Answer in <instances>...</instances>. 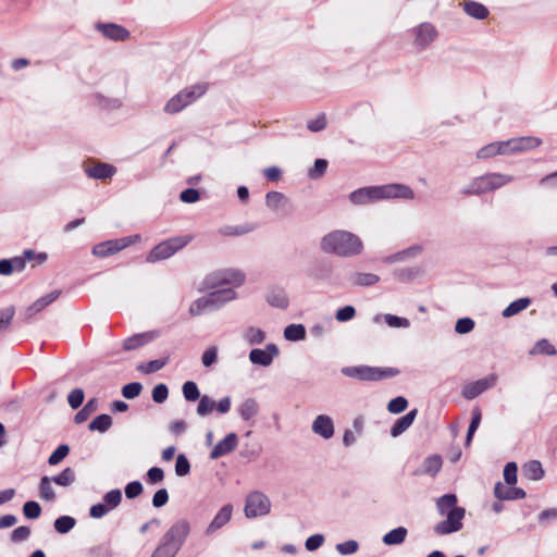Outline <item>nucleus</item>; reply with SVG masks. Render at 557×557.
<instances>
[{"label": "nucleus", "instance_id": "nucleus-60", "mask_svg": "<svg viewBox=\"0 0 557 557\" xmlns=\"http://www.w3.org/2000/svg\"><path fill=\"white\" fill-rule=\"evenodd\" d=\"M168 499V492L165 490H159L153 495L152 504L154 507H161L166 504Z\"/></svg>", "mask_w": 557, "mask_h": 557}, {"label": "nucleus", "instance_id": "nucleus-42", "mask_svg": "<svg viewBox=\"0 0 557 557\" xmlns=\"http://www.w3.org/2000/svg\"><path fill=\"white\" fill-rule=\"evenodd\" d=\"M407 405H408V403H407L406 398L399 396V397L392 399L388 403L387 409L392 413H400L407 408Z\"/></svg>", "mask_w": 557, "mask_h": 557}, {"label": "nucleus", "instance_id": "nucleus-14", "mask_svg": "<svg viewBox=\"0 0 557 557\" xmlns=\"http://www.w3.org/2000/svg\"><path fill=\"white\" fill-rule=\"evenodd\" d=\"M494 381H495V379L492 377V379H485V380L476 381L474 383H471V384L467 385L463 388L465 397L473 398V397L478 396L479 394L484 392L491 384H493Z\"/></svg>", "mask_w": 557, "mask_h": 557}, {"label": "nucleus", "instance_id": "nucleus-59", "mask_svg": "<svg viewBox=\"0 0 557 557\" xmlns=\"http://www.w3.org/2000/svg\"><path fill=\"white\" fill-rule=\"evenodd\" d=\"M355 315V309L351 306H346L342 309H339L336 313V319L338 321H348L352 319Z\"/></svg>", "mask_w": 557, "mask_h": 557}, {"label": "nucleus", "instance_id": "nucleus-20", "mask_svg": "<svg viewBox=\"0 0 557 557\" xmlns=\"http://www.w3.org/2000/svg\"><path fill=\"white\" fill-rule=\"evenodd\" d=\"M50 478L44 476L39 483V496L46 502H52L55 498Z\"/></svg>", "mask_w": 557, "mask_h": 557}, {"label": "nucleus", "instance_id": "nucleus-52", "mask_svg": "<svg viewBox=\"0 0 557 557\" xmlns=\"http://www.w3.org/2000/svg\"><path fill=\"white\" fill-rule=\"evenodd\" d=\"M246 338L250 344H259L264 339V334L261 330L251 327L246 332Z\"/></svg>", "mask_w": 557, "mask_h": 557}, {"label": "nucleus", "instance_id": "nucleus-16", "mask_svg": "<svg viewBox=\"0 0 557 557\" xmlns=\"http://www.w3.org/2000/svg\"><path fill=\"white\" fill-rule=\"evenodd\" d=\"M232 512L233 508L231 505L222 507L221 510L214 517L213 521L211 522L209 531H214L223 527L225 523H227L232 517Z\"/></svg>", "mask_w": 557, "mask_h": 557}, {"label": "nucleus", "instance_id": "nucleus-46", "mask_svg": "<svg viewBox=\"0 0 557 557\" xmlns=\"http://www.w3.org/2000/svg\"><path fill=\"white\" fill-rule=\"evenodd\" d=\"M214 409V403L207 396H203L197 407V412L200 416L209 414Z\"/></svg>", "mask_w": 557, "mask_h": 557}, {"label": "nucleus", "instance_id": "nucleus-21", "mask_svg": "<svg viewBox=\"0 0 557 557\" xmlns=\"http://www.w3.org/2000/svg\"><path fill=\"white\" fill-rule=\"evenodd\" d=\"M111 424H112V419L110 416L100 414L90 422L89 430L98 431V432H106L107 430L110 429Z\"/></svg>", "mask_w": 557, "mask_h": 557}, {"label": "nucleus", "instance_id": "nucleus-61", "mask_svg": "<svg viewBox=\"0 0 557 557\" xmlns=\"http://www.w3.org/2000/svg\"><path fill=\"white\" fill-rule=\"evenodd\" d=\"M323 541H324V539H323L322 535H320V534L312 535V536L307 539V541H306V548L308 550H314V549L319 548L322 545Z\"/></svg>", "mask_w": 557, "mask_h": 557}, {"label": "nucleus", "instance_id": "nucleus-17", "mask_svg": "<svg viewBox=\"0 0 557 557\" xmlns=\"http://www.w3.org/2000/svg\"><path fill=\"white\" fill-rule=\"evenodd\" d=\"M417 416V410H411L406 416L400 418L397 423L392 429V435L398 436L401 434L405 430H407L414 421V418Z\"/></svg>", "mask_w": 557, "mask_h": 557}, {"label": "nucleus", "instance_id": "nucleus-57", "mask_svg": "<svg viewBox=\"0 0 557 557\" xmlns=\"http://www.w3.org/2000/svg\"><path fill=\"white\" fill-rule=\"evenodd\" d=\"M13 310L8 308L0 310V331H3L9 326L13 318Z\"/></svg>", "mask_w": 557, "mask_h": 557}, {"label": "nucleus", "instance_id": "nucleus-5", "mask_svg": "<svg viewBox=\"0 0 557 557\" xmlns=\"http://www.w3.org/2000/svg\"><path fill=\"white\" fill-rule=\"evenodd\" d=\"M271 504L269 498L259 492H252L247 496L245 515L248 518H256L269 513Z\"/></svg>", "mask_w": 557, "mask_h": 557}, {"label": "nucleus", "instance_id": "nucleus-18", "mask_svg": "<svg viewBox=\"0 0 557 557\" xmlns=\"http://www.w3.org/2000/svg\"><path fill=\"white\" fill-rule=\"evenodd\" d=\"M382 319L385 321V323L389 327L398 329V327H408L410 325L409 321L406 318H401V317H397V315H393V314L376 315L374 318V322L380 323Z\"/></svg>", "mask_w": 557, "mask_h": 557}, {"label": "nucleus", "instance_id": "nucleus-48", "mask_svg": "<svg viewBox=\"0 0 557 557\" xmlns=\"http://www.w3.org/2000/svg\"><path fill=\"white\" fill-rule=\"evenodd\" d=\"M176 550V545H169L165 543L154 550L152 557H173Z\"/></svg>", "mask_w": 557, "mask_h": 557}, {"label": "nucleus", "instance_id": "nucleus-44", "mask_svg": "<svg viewBox=\"0 0 557 557\" xmlns=\"http://www.w3.org/2000/svg\"><path fill=\"white\" fill-rule=\"evenodd\" d=\"M69 404L73 409L78 408L83 401H84V392L81 388L73 389L69 397H67Z\"/></svg>", "mask_w": 557, "mask_h": 557}, {"label": "nucleus", "instance_id": "nucleus-55", "mask_svg": "<svg viewBox=\"0 0 557 557\" xmlns=\"http://www.w3.org/2000/svg\"><path fill=\"white\" fill-rule=\"evenodd\" d=\"M218 349L215 347L208 348L202 355V363L205 367H210L216 360Z\"/></svg>", "mask_w": 557, "mask_h": 557}, {"label": "nucleus", "instance_id": "nucleus-29", "mask_svg": "<svg viewBox=\"0 0 557 557\" xmlns=\"http://www.w3.org/2000/svg\"><path fill=\"white\" fill-rule=\"evenodd\" d=\"M75 480V475L72 469L66 468L60 474L54 476L52 481L60 486H69Z\"/></svg>", "mask_w": 557, "mask_h": 557}, {"label": "nucleus", "instance_id": "nucleus-64", "mask_svg": "<svg viewBox=\"0 0 557 557\" xmlns=\"http://www.w3.org/2000/svg\"><path fill=\"white\" fill-rule=\"evenodd\" d=\"M325 124H326L325 116L324 115H320L317 119L311 120L308 123V128L310 131L318 132V131L323 129L325 127Z\"/></svg>", "mask_w": 557, "mask_h": 557}, {"label": "nucleus", "instance_id": "nucleus-36", "mask_svg": "<svg viewBox=\"0 0 557 557\" xmlns=\"http://www.w3.org/2000/svg\"><path fill=\"white\" fill-rule=\"evenodd\" d=\"M122 500V494L119 490H112L108 492L103 497V503L110 508L111 510L116 508Z\"/></svg>", "mask_w": 557, "mask_h": 557}, {"label": "nucleus", "instance_id": "nucleus-23", "mask_svg": "<svg viewBox=\"0 0 557 557\" xmlns=\"http://www.w3.org/2000/svg\"><path fill=\"white\" fill-rule=\"evenodd\" d=\"M114 173L113 166L109 164H97L90 169H88L89 176L96 177V178H107L112 176Z\"/></svg>", "mask_w": 557, "mask_h": 557}, {"label": "nucleus", "instance_id": "nucleus-41", "mask_svg": "<svg viewBox=\"0 0 557 557\" xmlns=\"http://www.w3.org/2000/svg\"><path fill=\"white\" fill-rule=\"evenodd\" d=\"M265 201L268 207L278 209L285 202V197L281 193L271 191L267 195Z\"/></svg>", "mask_w": 557, "mask_h": 557}, {"label": "nucleus", "instance_id": "nucleus-51", "mask_svg": "<svg viewBox=\"0 0 557 557\" xmlns=\"http://www.w3.org/2000/svg\"><path fill=\"white\" fill-rule=\"evenodd\" d=\"M474 327V322L469 319V318H465V319H459L456 323V332L459 333V334H466L470 331H472V329Z\"/></svg>", "mask_w": 557, "mask_h": 557}, {"label": "nucleus", "instance_id": "nucleus-63", "mask_svg": "<svg viewBox=\"0 0 557 557\" xmlns=\"http://www.w3.org/2000/svg\"><path fill=\"white\" fill-rule=\"evenodd\" d=\"M147 476L151 483L161 482L164 476L163 470L161 468L153 467V468L149 469Z\"/></svg>", "mask_w": 557, "mask_h": 557}, {"label": "nucleus", "instance_id": "nucleus-32", "mask_svg": "<svg viewBox=\"0 0 557 557\" xmlns=\"http://www.w3.org/2000/svg\"><path fill=\"white\" fill-rule=\"evenodd\" d=\"M102 32L106 36L116 40L124 39L127 36V32L117 25H106Z\"/></svg>", "mask_w": 557, "mask_h": 557}, {"label": "nucleus", "instance_id": "nucleus-15", "mask_svg": "<svg viewBox=\"0 0 557 557\" xmlns=\"http://www.w3.org/2000/svg\"><path fill=\"white\" fill-rule=\"evenodd\" d=\"M523 475L532 481L541 480L544 476V470L540 461L532 460L523 466Z\"/></svg>", "mask_w": 557, "mask_h": 557}, {"label": "nucleus", "instance_id": "nucleus-12", "mask_svg": "<svg viewBox=\"0 0 557 557\" xmlns=\"http://www.w3.org/2000/svg\"><path fill=\"white\" fill-rule=\"evenodd\" d=\"M189 533V525L187 522L181 521L176 523L168 534L166 543L169 545H176V549L178 545L184 541V539Z\"/></svg>", "mask_w": 557, "mask_h": 557}, {"label": "nucleus", "instance_id": "nucleus-10", "mask_svg": "<svg viewBox=\"0 0 557 557\" xmlns=\"http://www.w3.org/2000/svg\"><path fill=\"white\" fill-rule=\"evenodd\" d=\"M278 354V349L274 345L267 346L265 349H253L250 351L249 358L252 363L269 366L274 356Z\"/></svg>", "mask_w": 557, "mask_h": 557}, {"label": "nucleus", "instance_id": "nucleus-6", "mask_svg": "<svg viewBox=\"0 0 557 557\" xmlns=\"http://www.w3.org/2000/svg\"><path fill=\"white\" fill-rule=\"evenodd\" d=\"M205 92L202 86H197L193 91L185 90L177 96L169 100L165 106V111L169 113H176L191 103L197 97H200Z\"/></svg>", "mask_w": 557, "mask_h": 557}, {"label": "nucleus", "instance_id": "nucleus-31", "mask_svg": "<svg viewBox=\"0 0 557 557\" xmlns=\"http://www.w3.org/2000/svg\"><path fill=\"white\" fill-rule=\"evenodd\" d=\"M442 467V458L438 455L431 456L424 461V471L431 475L436 474Z\"/></svg>", "mask_w": 557, "mask_h": 557}, {"label": "nucleus", "instance_id": "nucleus-4", "mask_svg": "<svg viewBox=\"0 0 557 557\" xmlns=\"http://www.w3.org/2000/svg\"><path fill=\"white\" fill-rule=\"evenodd\" d=\"M188 236H182L165 240L157 245L148 255V261H159L171 257L175 251L186 246L189 242Z\"/></svg>", "mask_w": 557, "mask_h": 557}, {"label": "nucleus", "instance_id": "nucleus-25", "mask_svg": "<svg viewBox=\"0 0 557 557\" xmlns=\"http://www.w3.org/2000/svg\"><path fill=\"white\" fill-rule=\"evenodd\" d=\"M306 331L301 324L288 325L284 331V336L288 341H299L305 337Z\"/></svg>", "mask_w": 557, "mask_h": 557}, {"label": "nucleus", "instance_id": "nucleus-9", "mask_svg": "<svg viewBox=\"0 0 557 557\" xmlns=\"http://www.w3.org/2000/svg\"><path fill=\"white\" fill-rule=\"evenodd\" d=\"M133 240L128 238H120L114 240H108L101 244H98L94 247L92 253L97 257H107L113 253L121 251L131 245Z\"/></svg>", "mask_w": 557, "mask_h": 557}, {"label": "nucleus", "instance_id": "nucleus-37", "mask_svg": "<svg viewBox=\"0 0 557 557\" xmlns=\"http://www.w3.org/2000/svg\"><path fill=\"white\" fill-rule=\"evenodd\" d=\"M23 513L28 519H36L41 513V508L36 502H26L23 506Z\"/></svg>", "mask_w": 557, "mask_h": 557}, {"label": "nucleus", "instance_id": "nucleus-1", "mask_svg": "<svg viewBox=\"0 0 557 557\" xmlns=\"http://www.w3.org/2000/svg\"><path fill=\"white\" fill-rule=\"evenodd\" d=\"M321 247L326 252L347 256L359 252L362 244L354 234L336 231L323 237Z\"/></svg>", "mask_w": 557, "mask_h": 557}, {"label": "nucleus", "instance_id": "nucleus-47", "mask_svg": "<svg viewBox=\"0 0 557 557\" xmlns=\"http://www.w3.org/2000/svg\"><path fill=\"white\" fill-rule=\"evenodd\" d=\"M190 466L189 461L184 455H180L176 459L175 463V472L177 475L183 476L189 472Z\"/></svg>", "mask_w": 557, "mask_h": 557}, {"label": "nucleus", "instance_id": "nucleus-7", "mask_svg": "<svg viewBox=\"0 0 557 557\" xmlns=\"http://www.w3.org/2000/svg\"><path fill=\"white\" fill-rule=\"evenodd\" d=\"M234 297V293L231 289H223L212 293L208 298L199 299L190 307L193 314H200L207 308L212 307L215 304L231 300Z\"/></svg>", "mask_w": 557, "mask_h": 557}, {"label": "nucleus", "instance_id": "nucleus-3", "mask_svg": "<svg viewBox=\"0 0 557 557\" xmlns=\"http://www.w3.org/2000/svg\"><path fill=\"white\" fill-rule=\"evenodd\" d=\"M342 371L347 376L356 377L362 381H379L387 377H393L399 373V370L397 368H380L369 366L347 367L344 368Z\"/></svg>", "mask_w": 557, "mask_h": 557}, {"label": "nucleus", "instance_id": "nucleus-26", "mask_svg": "<svg viewBox=\"0 0 557 557\" xmlns=\"http://www.w3.org/2000/svg\"><path fill=\"white\" fill-rule=\"evenodd\" d=\"M530 304V300L528 298H521L513 302H511L503 312V315L508 318L511 315L517 314L518 312L525 309Z\"/></svg>", "mask_w": 557, "mask_h": 557}, {"label": "nucleus", "instance_id": "nucleus-54", "mask_svg": "<svg viewBox=\"0 0 557 557\" xmlns=\"http://www.w3.org/2000/svg\"><path fill=\"white\" fill-rule=\"evenodd\" d=\"M143 492V486L139 482H131L125 487V495L128 498L137 497Z\"/></svg>", "mask_w": 557, "mask_h": 557}, {"label": "nucleus", "instance_id": "nucleus-13", "mask_svg": "<svg viewBox=\"0 0 557 557\" xmlns=\"http://www.w3.org/2000/svg\"><path fill=\"white\" fill-rule=\"evenodd\" d=\"M237 445V436L233 433L228 434L211 451V458L216 459L232 451Z\"/></svg>", "mask_w": 557, "mask_h": 557}, {"label": "nucleus", "instance_id": "nucleus-45", "mask_svg": "<svg viewBox=\"0 0 557 557\" xmlns=\"http://www.w3.org/2000/svg\"><path fill=\"white\" fill-rule=\"evenodd\" d=\"M169 396V389L164 384H158L152 389V399L156 403H163Z\"/></svg>", "mask_w": 557, "mask_h": 557}, {"label": "nucleus", "instance_id": "nucleus-35", "mask_svg": "<svg viewBox=\"0 0 557 557\" xmlns=\"http://www.w3.org/2000/svg\"><path fill=\"white\" fill-rule=\"evenodd\" d=\"M75 524V520L69 516H63L54 521V528L60 533L69 532Z\"/></svg>", "mask_w": 557, "mask_h": 557}, {"label": "nucleus", "instance_id": "nucleus-19", "mask_svg": "<svg viewBox=\"0 0 557 557\" xmlns=\"http://www.w3.org/2000/svg\"><path fill=\"white\" fill-rule=\"evenodd\" d=\"M407 535V530L403 527H399L397 529H394L386 533L383 537V542L386 545H396L400 544L405 541Z\"/></svg>", "mask_w": 557, "mask_h": 557}, {"label": "nucleus", "instance_id": "nucleus-24", "mask_svg": "<svg viewBox=\"0 0 557 557\" xmlns=\"http://www.w3.org/2000/svg\"><path fill=\"white\" fill-rule=\"evenodd\" d=\"M457 497L454 494H447L442 496L437 502V508L442 515L447 513L449 510L456 507Z\"/></svg>", "mask_w": 557, "mask_h": 557}, {"label": "nucleus", "instance_id": "nucleus-30", "mask_svg": "<svg viewBox=\"0 0 557 557\" xmlns=\"http://www.w3.org/2000/svg\"><path fill=\"white\" fill-rule=\"evenodd\" d=\"M166 363L165 359H158L153 361H149L147 363H141L137 367V370L141 373H153L162 369Z\"/></svg>", "mask_w": 557, "mask_h": 557}, {"label": "nucleus", "instance_id": "nucleus-49", "mask_svg": "<svg viewBox=\"0 0 557 557\" xmlns=\"http://www.w3.org/2000/svg\"><path fill=\"white\" fill-rule=\"evenodd\" d=\"M504 479L508 484H515L517 482V465L509 462L504 469Z\"/></svg>", "mask_w": 557, "mask_h": 557}, {"label": "nucleus", "instance_id": "nucleus-38", "mask_svg": "<svg viewBox=\"0 0 557 557\" xmlns=\"http://www.w3.org/2000/svg\"><path fill=\"white\" fill-rule=\"evenodd\" d=\"M143 389V386L140 383L134 382L129 383L123 386L122 394L127 399H133L137 397Z\"/></svg>", "mask_w": 557, "mask_h": 557}, {"label": "nucleus", "instance_id": "nucleus-27", "mask_svg": "<svg viewBox=\"0 0 557 557\" xmlns=\"http://www.w3.org/2000/svg\"><path fill=\"white\" fill-rule=\"evenodd\" d=\"M435 37L434 27L429 24H423L418 28V41L421 45H425Z\"/></svg>", "mask_w": 557, "mask_h": 557}, {"label": "nucleus", "instance_id": "nucleus-39", "mask_svg": "<svg viewBox=\"0 0 557 557\" xmlns=\"http://www.w3.org/2000/svg\"><path fill=\"white\" fill-rule=\"evenodd\" d=\"M183 394H184V397L189 400V401H195L196 399L199 398V389L196 385V383L194 382H186L184 385H183Z\"/></svg>", "mask_w": 557, "mask_h": 557}, {"label": "nucleus", "instance_id": "nucleus-2", "mask_svg": "<svg viewBox=\"0 0 557 557\" xmlns=\"http://www.w3.org/2000/svg\"><path fill=\"white\" fill-rule=\"evenodd\" d=\"M412 196L411 190L403 185H388L382 187H370V188H361L351 193L350 200L354 203L361 205L367 203L375 199L381 198H389V197H400V198H409Z\"/></svg>", "mask_w": 557, "mask_h": 557}, {"label": "nucleus", "instance_id": "nucleus-33", "mask_svg": "<svg viewBox=\"0 0 557 557\" xmlns=\"http://www.w3.org/2000/svg\"><path fill=\"white\" fill-rule=\"evenodd\" d=\"M531 354H533V355H541V354L555 355L556 350H555L554 346L547 339H542L534 345V347L531 350Z\"/></svg>", "mask_w": 557, "mask_h": 557}, {"label": "nucleus", "instance_id": "nucleus-58", "mask_svg": "<svg viewBox=\"0 0 557 557\" xmlns=\"http://www.w3.org/2000/svg\"><path fill=\"white\" fill-rule=\"evenodd\" d=\"M379 281V277L371 273L359 274L356 277V283L363 286H369Z\"/></svg>", "mask_w": 557, "mask_h": 557}, {"label": "nucleus", "instance_id": "nucleus-34", "mask_svg": "<svg viewBox=\"0 0 557 557\" xmlns=\"http://www.w3.org/2000/svg\"><path fill=\"white\" fill-rule=\"evenodd\" d=\"M509 146V143L507 144H493L490 146L484 147L482 150H480L479 156L480 157H491L497 153H504Z\"/></svg>", "mask_w": 557, "mask_h": 557}, {"label": "nucleus", "instance_id": "nucleus-53", "mask_svg": "<svg viewBox=\"0 0 557 557\" xmlns=\"http://www.w3.org/2000/svg\"><path fill=\"white\" fill-rule=\"evenodd\" d=\"M29 534L30 529L28 527H18L12 532L11 539L14 542H22L25 541Z\"/></svg>", "mask_w": 557, "mask_h": 557}, {"label": "nucleus", "instance_id": "nucleus-22", "mask_svg": "<svg viewBox=\"0 0 557 557\" xmlns=\"http://www.w3.org/2000/svg\"><path fill=\"white\" fill-rule=\"evenodd\" d=\"M465 11L475 18H485L488 14L487 9L478 2H467L465 4Z\"/></svg>", "mask_w": 557, "mask_h": 557}, {"label": "nucleus", "instance_id": "nucleus-56", "mask_svg": "<svg viewBox=\"0 0 557 557\" xmlns=\"http://www.w3.org/2000/svg\"><path fill=\"white\" fill-rule=\"evenodd\" d=\"M109 511H111V509L108 508V506L104 503H100V504L91 506L90 516L92 518L99 519V518L106 516Z\"/></svg>", "mask_w": 557, "mask_h": 557}, {"label": "nucleus", "instance_id": "nucleus-50", "mask_svg": "<svg viewBox=\"0 0 557 557\" xmlns=\"http://www.w3.org/2000/svg\"><path fill=\"white\" fill-rule=\"evenodd\" d=\"M146 342V335H135L133 337L127 338L123 345L126 350H131L144 345Z\"/></svg>", "mask_w": 557, "mask_h": 557}, {"label": "nucleus", "instance_id": "nucleus-11", "mask_svg": "<svg viewBox=\"0 0 557 557\" xmlns=\"http://www.w3.org/2000/svg\"><path fill=\"white\" fill-rule=\"evenodd\" d=\"M312 430L324 438H330L334 434L333 421L327 416H318L312 424Z\"/></svg>", "mask_w": 557, "mask_h": 557}, {"label": "nucleus", "instance_id": "nucleus-43", "mask_svg": "<svg viewBox=\"0 0 557 557\" xmlns=\"http://www.w3.org/2000/svg\"><path fill=\"white\" fill-rule=\"evenodd\" d=\"M480 422H481V411H480V409L475 408L472 411V420H471L468 435H467V444H469L471 442L474 432L476 431V429L480 425Z\"/></svg>", "mask_w": 557, "mask_h": 557}, {"label": "nucleus", "instance_id": "nucleus-28", "mask_svg": "<svg viewBox=\"0 0 557 557\" xmlns=\"http://www.w3.org/2000/svg\"><path fill=\"white\" fill-rule=\"evenodd\" d=\"M495 492L498 498L504 499L523 498L525 496V493L517 487H510L506 492H504L500 486H497Z\"/></svg>", "mask_w": 557, "mask_h": 557}, {"label": "nucleus", "instance_id": "nucleus-40", "mask_svg": "<svg viewBox=\"0 0 557 557\" xmlns=\"http://www.w3.org/2000/svg\"><path fill=\"white\" fill-rule=\"evenodd\" d=\"M70 448L66 445L59 446L49 457V463L51 466L58 465L69 454Z\"/></svg>", "mask_w": 557, "mask_h": 557}, {"label": "nucleus", "instance_id": "nucleus-62", "mask_svg": "<svg viewBox=\"0 0 557 557\" xmlns=\"http://www.w3.org/2000/svg\"><path fill=\"white\" fill-rule=\"evenodd\" d=\"M358 548V544L355 541H347L337 545V549L342 554H354Z\"/></svg>", "mask_w": 557, "mask_h": 557}, {"label": "nucleus", "instance_id": "nucleus-8", "mask_svg": "<svg viewBox=\"0 0 557 557\" xmlns=\"http://www.w3.org/2000/svg\"><path fill=\"white\" fill-rule=\"evenodd\" d=\"M447 519L435 527L437 534H448L458 531L462 523L461 520L465 517L463 508H453L447 513Z\"/></svg>", "mask_w": 557, "mask_h": 557}]
</instances>
